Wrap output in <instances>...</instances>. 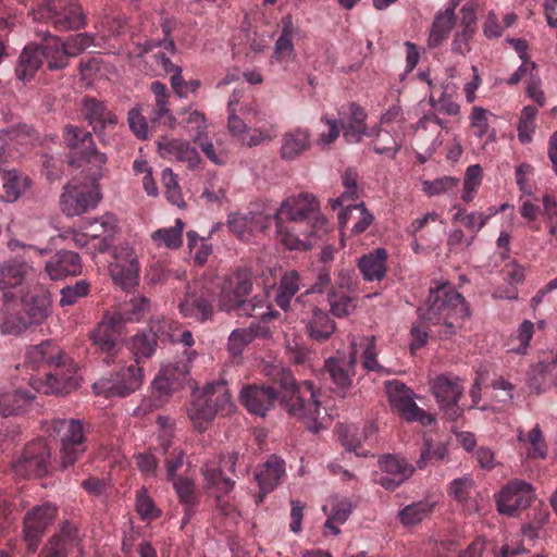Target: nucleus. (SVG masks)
I'll return each instance as SVG.
<instances>
[{"mask_svg": "<svg viewBox=\"0 0 557 557\" xmlns=\"http://www.w3.org/2000/svg\"><path fill=\"white\" fill-rule=\"evenodd\" d=\"M42 52V59H46L47 66L50 71L63 70L69 65V55L59 37L49 35L44 38V42L39 45Z\"/></svg>", "mask_w": 557, "mask_h": 557, "instance_id": "58836bf2", "label": "nucleus"}, {"mask_svg": "<svg viewBox=\"0 0 557 557\" xmlns=\"http://www.w3.org/2000/svg\"><path fill=\"white\" fill-rule=\"evenodd\" d=\"M226 223L230 231L242 240H249L253 236L250 212H232L228 214Z\"/></svg>", "mask_w": 557, "mask_h": 557, "instance_id": "5fc2aeb1", "label": "nucleus"}, {"mask_svg": "<svg viewBox=\"0 0 557 557\" xmlns=\"http://www.w3.org/2000/svg\"><path fill=\"white\" fill-rule=\"evenodd\" d=\"M58 516V507L46 503L34 506L24 517V539L27 549L35 553L46 530L54 522Z\"/></svg>", "mask_w": 557, "mask_h": 557, "instance_id": "a211bd4d", "label": "nucleus"}, {"mask_svg": "<svg viewBox=\"0 0 557 557\" xmlns=\"http://www.w3.org/2000/svg\"><path fill=\"white\" fill-rule=\"evenodd\" d=\"M535 499V490L531 483L512 479L495 495L497 511L516 517L528 509Z\"/></svg>", "mask_w": 557, "mask_h": 557, "instance_id": "ddd939ff", "label": "nucleus"}, {"mask_svg": "<svg viewBox=\"0 0 557 557\" xmlns=\"http://www.w3.org/2000/svg\"><path fill=\"white\" fill-rule=\"evenodd\" d=\"M51 453L44 440L29 442L21 456L13 462L14 473L21 478H41L49 473L51 468Z\"/></svg>", "mask_w": 557, "mask_h": 557, "instance_id": "f8f14e48", "label": "nucleus"}, {"mask_svg": "<svg viewBox=\"0 0 557 557\" xmlns=\"http://www.w3.org/2000/svg\"><path fill=\"white\" fill-rule=\"evenodd\" d=\"M218 413H221V410L213 407L212 404H209L207 398H203L197 392H194L193 399L188 408V416L195 429L199 432H203L208 429L209 424Z\"/></svg>", "mask_w": 557, "mask_h": 557, "instance_id": "f704fd0d", "label": "nucleus"}, {"mask_svg": "<svg viewBox=\"0 0 557 557\" xmlns=\"http://www.w3.org/2000/svg\"><path fill=\"white\" fill-rule=\"evenodd\" d=\"M362 347L361 363L363 369L367 371H373L377 373H387L385 368L377 361V349L375 344V337H366L363 343L360 344Z\"/></svg>", "mask_w": 557, "mask_h": 557, "instance_id": "bf43d9fd", "label": "nucleus"}, {"mask_svg": "<svg viewBox=\"0 0 557 557\" xmlns=\"http://www.w3.org/2000/svg\"><path fill=\"white\" fill-rule=\"evenodd\" d=\"M113 259L109 271L114 283L126 290L136 286L139 278V263L134 249L128 246L115 247Z\"/></svg>", "mask_w": 557, "mask_h": 557, "instance_id": "aec40b11", "label": "nucleus"}, {"mask_svg": "<svg viewBox=\"0 0 557 557\" xmlns=\"http://www.w3.org/2000/svg\"><path fill=\"white\" fill-rule=\"evenodd\" d=\"M261 318V321H253L247 327L234 330L228 337V350L233 356H239L245 346L251 343L255 338H267L270 336V329L267 322L278 315V312L273 311L270 307H267L265 311H260L257 317Z\"/></svg>", "mask_w": 557, "mask_h": 557, "instance_id": "412c9836", "label": "nucleus"}, {"mask_svg": "<svg viewBox=\"0 0 557 557\" xmlns=\"http://www.w3.org/2000/svg\"><path fill=\"white\" fill-rule=\"evenodd\" d=\"M35 129L25 124L18 125L10 131L0 132V164L4 163L11 157L10 147L13 144H28L35 140Z\"/></svg>", "mask_w": 557, "mask_h": 557, "instance_id": "4c0bfd02", "label": "nucleus"}, {"mask_svg": "<svg viewBox=\"0 0 557 557\" xmlns=\"http://www.w3.org/2000/svg\"><path fill=\"white\" fill-rule=\"evenodd\" d=\"M37 392L33 389H22L21 387L12 391L4 392L0 395V419L23 411L34 399Z\"/></svg>", "mask_w": 557, "mask_h": 557, "instance_id": "c9c22d12", "label": "nucleus"}, {"mask_svg": "<svg viewBox=\"0 0 557 557\" xmlns=\"http://www.w3.org/2000/svg\"><path fill=\"white\" fill-rule=\"evenodd\" d=\"M536 115L537 109L535 107L527 106L521 110L517 125L518 139L520 143L530 144L532 141L536 128Z\"/></svg>", "mask_w": 557, "mask_h": 557, "instance_id": "8fccbe9b", "label": "nucleus"}, {"mask_svg": "<svg viewBox=\"0 0 557 557\" xmlns=\"http://www.w3.org/2000/svg\"><path fill=\"white\" fill-rule=\"evenodd\" d=\"M35 21H49L58 30L77 29L85 25V16L77 0H45L38 10H32Z\"/></svg>", "mask_w": 557, "mask_h": 557, "instance_id": "9d476101", "label": "nucleus"}, {"mask_svg": "<svg viewBox=\"0 0 557 557\" xmlns=\"http://www.w3.org/2000/svg\"><path fill=\"white\" fill-rule=\"evenodd\" d=\"M490 215H484L482 212H470L467 213L466 210L459 209L455 215L454 220L460 222L465 227H467L472 233H478L487 222Z\"/></svg>", "mask_w": 557, "mask_h": 557, "instance_id": "338daca9", "label": "nucleus"}, {"mask_svg": "<svg viewBox=\"0 0 557 557\" xmlns=\"http://www.w3.org/2000/svg\"><path fill=\"white\" fill-rule=\"evenodd\" d=\"M446 128L445 123L434 114H426L421 117L417 124L416 139L421 141L425 137V133L430 132L431 141L426 148V151L432 152L441 145L440 135L442 129Z\"/></svg>", "mask_w": 557, "mask_h": 557, "instance_id": "79ce46f5", "label": "nucleus"}, {"mask_svg": "<svg viewBox=\"0 0 557 557\" xmlns=\"http://www.w3.org/2000/svg\"><path fill=\"white\" fill-rule=\"evenodd\" d=\"M431 391L448 420L456 421L461 417L463 409L459 405V399L462 396L463 386L458 377L441 374L432 381Z\"/></svg>", "mask_w": 557, "mask_h": 557, "instance_id": "dca6fc26", "label": "nucleus"}, {"mask_svg": "<svg viewBox=\"0 0 557 557\" xmlns=\"http://www.w3.org/2000/svg\"><path fill=\"white\" fill-rule=\"evenodd\" d=\"M34 273V268L26 252L10 257L0 263V292L2 299L9 302L15 298L13 289L23 283Z\"/></svg>", "mask_w": 557, "mask_h": 557, "instance_id": "f3484780", "label": "nucleus"}, {"mask_svg": "<svg viewBox=\"0 0 557 557\" xmlns=\"http://www.w3.org/2000/svg\"><path fill=\"white\" fill-rule=\"evenodd\" d=\"M82 112L84 117L92 126L94 132L104 144H109V141L103 138V132L108 127H114L116 125V115L109 111L102 101L89 97L84 99Z\"/></svg>", "mask_w": 557, "mask_h": 557, "instance_id": "b1692460", "label": "nucleus"}, {"mask_svg": "<svg viewBox=\"0 0 557 557\" xmlns=\"http://www.w3.org/2000/svg\"><path fill=\"white\" fill-rule=\"evenodd\" d=\"M357 362V351L354 350L347 357L337 355L327 358L324 362V373L333 384V391L342 396L348 392L352 384L355 375V366Z\"/></svg>", "mask_w": 557, "mask_h": 557, "instance_id": "4be33fe9", "label": "nucleus"}, {"mask_svg": "<svg viewBox=\"0 0 557 557\" xmlns=\"http://www.w3.org/2000/svg\"><path fill=\"white\" fill-rule=\"evenodd\" d=\"M447 454L446 445L441 441L424 438L417 467L424 469L431 463L441 461Z\"/></svg>", "mask_w": 557, "mask_h": 557, "instance_id": "09e8293b", "label": "nucleus"}, {"mask_svg": "<svg viewBox=\"0 0 557 557\" xmlns=\"http://www.w3.org/2000/svg\"><path fill=\"white\" fill-rule=\"evenodd\" d=\"M295 27L289 15L282 18V33L275 42L273 58L277 61L290 60L294 55L293 37Z\"/></svg>", "mask_w": 557, "mask_h": 557, "instance_id": "37998d69", "label": "nucleus"}, {"mask_svg": "<svg viewBox=\"0 0 557 557\" xmlns=\"http://www.w3.org/2000/svg\"><path fill=\"white\" fill-rule=\"evenodd\" d=\"M189 373L187 361H176L164 366L153 381L154 388L161 396L170 395L181 389Z\"/></svg>", "mask_w": 557, "mask_h": 557, "instance_id": "393cba45", "label": "nucleus"}, {"mask_svg": "<svg viewBox=\"0 0 557 557\" xmlns=\"http://www.w3.org/2000/svg\"><path fill=\"white\" fill-rule=\"evenodd\" d=\"M300 288V276L297 271L286 272L278 284L275 302L284 310L288 311L292 307V300L294 296L299 292Z\"/></svg>", "mask_w": 557, "mask_h": 557, "instance_id": "ea45409f", "label": "nucleus"}, {"mask_svg": "<svg viewBox=\"0 0 557 557\" xmlns=\"http://www.w3.org/2000/svg\"><path fill=\"white\" fill-rule=\"evenodd\" d=\"M214 293L198 284H188L186 292L178 300L177 309L183 318L197 322H206L214 313Z\"/></svg>", "mask_w": 557, "mask_h": 557, "instance_id": "4468645a", "label": "nucleus"}, {"mask_svg": "<svg viewBox=\"0 0 557 557\" xmlns=\"http://www.w3.org/2000/svg\"><path fill=\"white\" fill-rule=\"evenodd\" d=\"M305 323L306 334L314 342H326L335 332L336 323L324 310L312 307L306 317L301 318Z\"/></svg>", "mask_w": 557, "mask_h": 557, "instance_id": "c85d7f7f", "label": "nucleus"}, {"mask_svg": "<svg viewBox=\"0 0 557 557\" xmlns=\"http://www.w3.org/2000/svg\"><path fill=\"white\" fill-rule=\"evenodd\" d=\"M386 394L392 408L406 421L428 424L431 418L413 401L412 392L401 382H386Z\"/></svg>", "mask_w": 557, "mask_h": 557, "instance_id": "6ab92c4d", "label": "nucleus"}, {"mask_svg": "<svg viewBox=\"0 0 557 557\" xmlns=\"http://www.w3.org/2000/svg\"><path fill=\"white\" fill-rule=\"evenodd\" d=\"M252 274L247 269H236L223 281L219 306L222 311H237L239 315L257 317L258 310L267 309L261 296L248 298L252 290Z\"/></svg>", "mask_w": 557, "mask_h": 557, "instance_id": "39448f33", "label": "nucleus"}, {"mask_svg": "<svg viewBox=\"0 0 557 557\" xmlns=\"http://www.w3.org/2000/svg\"><path fill=\"white\" fill-rule=\"evenodd\" d=\"M158 342L149 331L136 334L132 338L131 349L135 356L134 364L139 363L141 358H149L153 355Z\"/></svg>", "mask_w": 557, "mask_h": 557, "instance_id": "3c124183", "label": "nucleus"}, {"mask_svg": "<svg viewBox=\"0 0 557 557\" xmlns=\"http://www.w3.org/2000/svg\"><path fill=\"white\" fill-rule=\"evenodd\" d=\"M158 147L161 157L185 163L186 170H194L199 162L197 150L186 141L164 138Z\"/></svg>", "mask_w": 557, "mask_h": 557, "instance_id": "7c9ffc66", "label": "nucleus"}, {"mask_svg": "<svg viewBox=\"0 0 557 557\" xmlns=\"http://www.w3.org/2000/svg\"><path fill=\"white\" fill-rule=\"evenodd\" d=\"M25 366L33 370H47L42 377H29L34 391L45 395H63L75 388L76 370L62 349L51 341L32 346L25 355Z\"/></svg>", "mask_w": 557, "mask_h": 557, "instance_id": "20e7f679", "label": "nucleus"}, {"mask_svg": "<svg viewBox=\"0 0 557 557\" xmlns=\"http://www.w3.org/2000/svg\"><path fill=\"white\" fill-rule=\"evenodd\" d=\"M418 320L411 326L412 351L429 339L445 341L457 334L469 315L463 296L448 282H435L424 302L417 309Z\"/></svg>", "mask_w": 557, "mask_h": 557, "instance_id": "f03ea898", "label": "nucleus"}, {"mask_svg": "<svg viewBox=\"0 0 557 557\" xmlns=\"http://www.w3.org/2000/svg\"><path fill=\"white\" fill-rule=\"evenodd\" d=\"M63 140L66 147L77 152V157L69 161L71 166L83 169L84 165H90L88 171L101 169L106 163L107 157L99 152L94 144L91 134L82 127L66 125L63 131Z\"/></svg>", "mask_w": 557, "mask_h": 557, "instance_id": "9b49d317", "label": "nucleus"}, {"mask_svg": "<svg viewBox=\"0 0 557 557\" xmlns=\"http://www.w3.org/2000/svg\"><path fill=\"white\" fill-rule=\"evenodd\" d=\"M472 488L473 479L465 475L450 482L448 493L456 502L465 504L469 500Z\"/></svg>", "mask_w": 557, "mask_h": 557, "instance_id": "0e129e2a", "label": "nucleus"}, {"mask_svg": "<svg viewBox=\"0 0 557 557\" xmlns=\"http://www.w3.org/2000/svg\"><path fill=\"white\" fill-rule=\"evenodd\" d=\"M269 375L272 386L247 385L242 389L239 399L246 409L263 417L280 397L289 414L304 421L310 431L318 433L323 428L324 417L321 394L313 383L304 381L297 384L292 371L281 366H274Z\"/></svg>", "mask_w": 557, "mask_h": 557, "instance_id": "f257e3e1", "label": "nucleus"}, {"mask_svg": "<svg viewBox=\"0 0 557 557\" xmlns=\"http://www.w3.org/2000/svg\"><path fill=\"white\" fill-rule=\"evenodd\" d=\"M518 441L528 444L527 456L531 459H543L547 454V444L539 425H535L527 435L519 431Z\"/></svg>", "mask_w": 557, "mask_h": 557, "instance_id": "49530a36", "label": "nucleus"}, {"mask_svg": "<svg viewBox=\"0 0 557 557\" xmlns=\"http://www.w3.org/2000/svg\"><path fill=\"white\" fill-rule=\"evenodd\" d=\"M434 503L420 500L405 506L397 513L399 522L406 527H413L431 516L434 510Z\"/></svg>", "mask_w": 557, "mask_h": 557, "instance_id": "a19ab883", "label": "nucleus"}, {"mask_svg": "<svg viewBox=\"0 0 557 557\" xmlns=\"http://www.w3.org/2000/svg\"><path fill=\"white\" fill-rule=\"evenodd\" d=\"M456 23V16H451V10L438 12L433 21L429 35V46L436 48L448 37Z\"/></svg>", "mask_w": 557, "mask_h": 557, "instance_id": "c03bdc74", "label": "nucleus"}, {"mask_svg": "<svg viewBox=\"0 0 557 557\" xmlns=\"http://www.w3.org/2000/svg\"><path fill=\"white\" fill-rule=\"evenodd\" d=\"M45 270L51 280L76 276L82 272L81 257L78 253L70 250L57 251L46 262Z\"/></svg>", "mask_w": 557, "mask_h": 557, "instance_id": "cd10ccee", "label": "nucleus"}, {"mask_svg": "<svg viewBox=\"0 0 557 557\" xmlns=\"http://www.w3.org/2000/svg\"><path fill=\"white\" fill-rule=\"evenodd\" d=\"M382 475L376 482L385 490L394 491L408 480L414 468L405 458L395 455L382 456L379 460Z\"/></svg>", "mask_w": 557, "mask_h": 557, "instance_id": "5701e85b", "label": "nucleus"}, {"mask_svg": "<svg viewBox=\"0 0 557 557\" xmlns=\"http://www.w3.org/2000/svg\"><path fill=\"white\" fill-rule=\"evenodd\" d=\"M115 227V220L112 215H104L99 220L92 221L87 233L91 242V247H88V249L99 253L109 250L113 244Z\"/></svg>", "mask_w": 557, "mask_h": 557, "instance_id": "c756f323", "label": "nucleus"}, {"mask_svg": "<svg viewBox=\"0 0 557 557\" xmlns=\"http://www.w3.org/2000/svg\"><path fill=\"white\" fill-rule=\"evenodd\" d=\"M88 292L89 284L85 280L77 281L74 285L61 289L60 306H72L79 298L87 296Z\"/></svg>", "mask_w": 557, "mask_h": 557, "instance_id": "69168bd1", "label": "nucleus"}, {"mask_svg": "<svg viewBox=\"0 0 557 557\" xmlns=\"http://www.w3.org/2000/svg\"><path fill=\"white\" fill-rule=\"evenodd\" d=\"M536 372L544 373L552 384H557V354L550 351L536 363Z\"/></svg>", "mask_w": 557, "mask_h": 557, "instance_id": "774afa93", "label": "nucleus"}, {"mask_svg": "<svg viewBox=\"0 0 557 557\" xmlns=\"http://www.w3.org/2000/svg\"><path fill=\"white\" fill-rule=\"evenodd\" d=\"M459 180L454 176H441L433 181H423V191L428 196H436L442 193L456 194Z\"/></svg>", "mask_w": 557, "mask_h": 557, "instance_id": "052dcab7", "label": "nucleus"}, {"mask_svg": "<svg viewBox=\"0 0 557 557\" xmlns=\"http://www.w3.org/2000/svg\"><path fill=\"white\" fill-rule=\"evenodd\" d=\"M28 326V322L20 313L2 309L0 312V331L3 335H18Z\"/></svg>", "mask_w": 557, "mask_h": 557, "instance_id": "4d7b16f0", "label": "nucleus"}, {"mask_svg": "<svg viewBox=\"0 0 557 557\" xmlns=\"http://www.w3.org/2000/svg\"><path fill=\"white\" fill-rule=\"evenodd\" d=\"M44 63L39 45L29 44L22 50L15 67L16 79L24 85L36 76Z\"/></svg>", "mask_w": 557, "mask_h": 557, "instance_id": "2f4dec72", "label": "nucleus"}, {"mask_svg": "<svg viewBox=\"0 0 557 557\" xmlns=\"http://www.w3.org/2000/svg\"><path fill=\"white\" fill-rule=\"evenodd\" d=\"M327 301L331 307V312L337 318H344L350 314L356 305L354 299L345 292H337L332 287L327 294Z\"/></svg>", "mask_w": 557, "mask_h": 557, "instance_id": "6e6d98bb", "label": "nucleus"}, {"mask_svg": "<svg viewBox=\"0 0 557 557\" xmlns=\"http://www.w3.org/2000/svg\"><path fill=\"white\" fill-rule=\"evenodd\" d=\"M174 490L177 494L180 502L185 507V517L183 522H187L194 512L195 507L199 502V497L195 490V484L191 480L186 478H177L173 482Z\"/></svg>", "mask_w": 557, "mask_h": 557, "instance_id": "a18cd8bd", "label": "nucleus"}, {"mask_svg": "<svg viewBox=\"0 0 557 557\" xmlns=\"http://www.w3.org/2000/svg\"><path fill=\"white\" fill-rule=\"evenodd\" d=\"M277 240L289 250H309L330 231V222L320 211L312 194L289 196L275 210Z\"/></svg>", "mask_w": 557, "mask_h": 557, "instance_id": "7ed1b4c3", "label": "nucleus"}, {"mask_svg": "<svg viewBox=\"0 0 557 557\" xmlns=\"http://www.w3.org/2000/svg\"><path fill=\"white\" fill-rule=\"evenodd\" d=\"M79 537L77 528L69 522H64L59 532L54 534L40 557H66L74 548H79Z\"/></svg>", "mask_w": 557, "mask_h": 557, "instance_id": "bb28decb", "label": "nucleus"}, {"mask_svg": "<svg viewBox=\"0 0 557 557\" xmlns=\"http://www.w3.org/2000/svg\"><path fill=\"white\" fill-rule=\"evenodd\" d=\"M59 442L62 469L73 466L88 448L89 425L77 419H54L47 429Z\"/></svg>", "mask_w": 557, "mask_h": 557, "instance_id": "423d86ee", "label": "nucleus"}, {"mask_svg": "<svg viewBox=\"0 0 557 557\" xmlns=\"http://www.w3.org/2000/svg\"><path fill=\"white\" fill-rule=\"evenodd\" d=\"M310 147V133L308 129L295 128L282 137L280 149L283 160H294Z\"/></svg>", "mask_w": 557, "mask_h": 557, "instance_id": "72a5a7b5", "label": "nucleus"}, {"mask_svg": "<svg viewBox=\"0 0 557 557\" xmlns=\"http://www.w3.org/2000/svg\"><path fill=\"white\" fill-rule=\"evenodd\" d=\"M250 466L251 461L249 458L233 451L223 456L219 465L213 461L206 462L202 467V473L208 485L226 494L233 490L235 481L226 476L224 472L228 471L235 478H240L248 474Z\"/></svg>", "mask_w": 557, "mask_h": 557, "instance_id": "1a4fd4ad", "label": "nucleus"}, {"mask_svg": "<svg viewBox=\"0 0 557 557\" xmlns=\"http://www.w3.org/2000/svg\"><path fill=\"white\" fill-rule=\"evenodd\" d=\"M124 25L125 22L123 18L104 14L97 21L96 29L101 39L106 40L112 36L119 35Z\"/></svg>", "mask_w": 557, "mask_h": 557, "instance_id": "e2e57ef3", "label": "nucleus"}, {"mask_svg": "<svg viewBox=\"0 0 557 557\" xmlns=\"http://www.w3.org/2000/svg\"><path fill=\"white\" fill-rule=\"evenodd\" d=\"M123 323L122 312L108 313L89 334L95 354L107 364L119 361L123 349Z\"/></svg>", "mask_w": 557, "mask_h": 557, "instance_id": "6e6552de", "label": "nucleus"}, {"mask_svg": "<svg viewBox=\"0 0 557 557\" xmlns=\"http://www.w3.org/2000/svg\"><path fill=\"white\" fill-rule=\"evenodd\" d=\"M3 194L1 199L7 202L15 201L29 186L28 176H1Z\"/></svg>", "mask_w": 557, "mask_h": 557, "instance_id": "603ef678", "label": "nucleus"}, {"mask_svg": "<svg viewBox=\"0 0 557 557\" xmlns=\"http://www.w3.org/2000/svg\"><path fill=\"white\" fill-rule=\"evenodd\" d=\"M102 199L96 176H73L60 196V207L66 216H78L95 208Z\"/></svg>", "mask_w": 557, "mask_h": 557, "instance_id": "0eeeda50", "label": "nucleus"}, {"mask_svg": "<svg viewBox=\"0 0 557 557\" xmlns=\"http://www.w3.org/2000/svg\"><path fill=\"white\" fill-rule=\"evenodd\" d=\"M135 508L143 521L156 520L160 518L162 513L153 499L149 496L146 487H141L136 492Z\"/></svg>", "mask_w": 557, "mask_h": 557, "instance_id": "864d4df0", "label": "nucleus"}, {"mask_svg": "<svg viewBox=\"0 0 557 557\" xmlns=\"http://www.w3.org/2000/svg\"><path fill=\"white\" fill-rule=\"evenodd\" d=\"M183 228L184 223L181 219L175 220V225L164 228H159L152 233L151 238L158 247H165L176 249L183 243Z\"/></svg>", "mask_w": 557, "mask_h": 557, "instance_id": "de8ad7c7", "label": "nucleus"}, {"mask_svg": "<svg viewBox=\"0 0 557 557\" xmlns=\"http://www.w3.org/2000/svg\"><path fill=\"white\" fill-rule=\"evenodd\" d=\"M96 37L89 33H79L70 36L62 45L70 58L76 57L95 45Z\"/></svg>", "mask_w": 557, "mask_h": 557, "instance_id": "680f3d73", "label": "nucleus"}, {"mask_svg": "<svg viewBox=\"0 0 557 557\" xmlns=\"http://www.w3.org/2000/svg\"><path fill=\"white\" fill-rule=\"evenodd\" d=\"M387 251L384 248H376L363 255L358 261L363 280L368 282L381 281L385 277L387 267Z\"/></svg>", "mask_w": 557, "mask_h": 557, "instance_id": "473e14b6", "label": "nucleus"}, {"mask_svg": "<svg viewBox=\"0 0 557 557\" xmlns=\"http://www.w3.org/2000/svg\"><path fill=\"white\" fill-rule=\"evenodd\" d=\"M284 475V460L275 455L270 456L260 470L255 473V479L260 487V492L256 500L257 504L262 503L264 497L274 491V488L281 483Z\"/></svg>", "mask_w": 557, "mask_h": 557, "instance_id": "a878e982", "label": "nucleus"}, {"mask_svg": "<svg viewBox=\"0 0 557 557\" xmlns=\"http://www.w3.org/2000/svg\"><path fill=\"white\" fill-rule=\"evenodd\" d=\"M358 212L359 218L358 221L352 226L351 231L355 234L363 233L372 223L373 216L371 213L367 212L363 205H350L346 206V209L339 213L338 219L341 224H346L348 218L352 214V212Z\"/></svg>", "mask_w": 557, "mask_h": 557, "instance_id": "13d9d810", "label": "nucleus"}, {"mask_svg": "<svg viewBox=\"0 0 557 557\" xmlns=\"http://www.w3.org/2000/svg\"><path fill=\"white\" fill-rule=\"evenodd\" d=\"M201 397L207 398L209 404L221 410L222 414L232 412L234 403L225 381H213L208 383L201 391H196Z\"/></svg>", "mask_w": 557, "mask_h": 557, "instance_id": "e433bc0d", "label": "nucleus"}, {"mask_svg": "<svg viewBox=\"0 0 557 557\" xmlns=\"http://www.w3.org/2000/svg\"><path fill=\"white\" fill-rule=\"evenodd\" d=\"M143 377L141 368L131 363L109 377H102L96 382L94 388L98 394H103L106 397H126L140 387Z\"/></svg>", "mask_w": 557, "mask_h": 557, "instance_id": "2eb2a0df", "label": "nucleus"}]
</instances>
